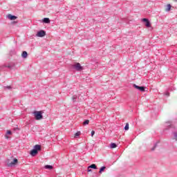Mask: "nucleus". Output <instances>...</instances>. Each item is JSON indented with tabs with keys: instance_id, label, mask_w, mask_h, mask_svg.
Masks as SVG:
<instances>
[{
	"instance_id": "obj_2",
	"label": "nucleus",
	"mask_w": 177,
	"mask_h": 177,
	"mask_svg": "<svg viewBox=\"0 0 177 177\" xmlns=\"http://www.w3.org/2000/svg\"><path fill=\"white\" fill-rule=\"evenodd\" d=\"M35 120L39 121V120H42L44 118V115H42L41 111H35L33 112Z\"/></svg>"
},
{
	"instance_id": "obj_6",
	"label": "nucleus",
	"mask_w": 177,
	"mask_h": 177,
	"mask_svg": "<svg viewBox=\"0 0 177 177\" xmlns=\"http://www.w3.org/2000/svg\"><path fill=\"white\" fill-rule=\"evenodd\" d=\"M36 35L39 38H42L43 37H45L46 35V32H45V30H39V32H37Z\"/></svg>"
},
{
	"instance_id": "obj_13",
	"label": "nucleus",
	"mask_w": 177,
	"mask_h": 177,
	"mask_svg": "<svg viewBox=\"0 0 177 177\" xmlns=\"http://www.w3.org/2000/svg\"><path fill=\"white\" fill-rule=\"evenodd\" d=\"M45 169H53V166L47 165L44 166Z\"/></svg>"
},
{
	"instance_id": "obj_26",
	"label": "nucleus",
	"mask_w": 177,
	"mask_h": 177,
	"mask_svg": "<svg viewBox=\"0 0 177 177\" xmlns=\"http://www.w3.org/2000/svg\"><path fill=\"white\" fill-rule=\"evenodd\" d=\"M93 135H95V131H91V136H93Z\"/></svg>"
},
{
	"instance_id": "obj_22",
	"label": "nucleus",
	"mask_w": 177,
	"mask_h": 177,
	"mask_svg": "<svg viewBox=\"0 0 177 177\" xmlns=\"http://www.w3.org/2000/svg\"><path fill=\"white\" fill-rule=\"evenodd\" d=\"M88 124H89V120H86L83 122V124H84V125H88Z\"/></svg>"
},
{
	"instance_id": "obj_10",
	"label": "nucleus",
	"mask_w": 177,
	"mask_h": 177,
	"mask_svg": "<svg viewBox=\"0 0 177 177\" xmlns=\"http://www.w3.org/2000/svg\"><path fill=\"white\" fill-rule=\"evenodd\" d=\"M8 19H9L10 20H16V19H17V17L15 16V15H12L10 14H9L7 16Z\"/></svg>"
},
{
	"instance_id": "obj_18",
	"label": "nucleus",
	"mask_w": 177,
	"mask_h": 177,
	"mask_svg": "<svg viewBox=\"0 0 177 177\" xmlns=\"http://www.w3.org/2000/svg\"><path fill=\"white\" fill-rule=\"evenodd\" d=\"M129 129V124L127 123L124 127V131H128Z\"/></svg>"
},
{
	"instance_id": "obj_11",
	"label": "nucleus",
	"mask_w": 177,
	"mask_h": 177,
	"mask_svg": "<svg viewBox=\"0 0 177 177\" xmlns=\"http://www.w3.org/2000/svg\"><path fill=\"white\" fill-rule=\"evenodd\" d=\"M27 56H28V53H27V51H23L21 53V57L24 59H26Z\"/></svg>"
},
{
	"instance_id": "obj_19",
	"label": "nucleus",
	"mask_w": 177,
	"mask_h": 177,
	"mask_svg": "<svg viewBox=\"0 0 177 177\" xmlns=\"http://www.w3.org/2000/svg\"><path fill=\"white\" fill-rule=\"evenodd\" d=\"M157 146H158V144L155 143L153 145V147L151 148V151H154L156 150V148L157 147Z\"/></svg>"
},
{
	"instance_id": "obj_15",
	"label": "nucleus",
	"mask_w": 177,
	"mask_h": 177,
	"mask_svg": "<svg viewBox=\"0 0 177 177\" xmlns=\"http://www.w3.org/2000/svg\"><path fill=\"white\" fill-rule=\"evenodd\" d=\"M110 147H111V149H115V147H117V144H115L114 142H111Z\"/></svg>"
},
{
	"instance_id": "obj_7",
	"label": "nucleus",
	"mask_w": 177,
	"mask_h": 177,
	"mask_svg": "<svg viewBox=\"0 0 177 177\" xmlns=\"http://www.w3.org/2000/svg\"><path fill=\"white\" fill-rule=\"evenodd\" d=\"M142 21H143V23H145L146 27H151V24L150 23V21H149L147 18L142 19Z\"/></svg>"
},
{
	"instance_id": "obj_23",
	"label": "nucleus",
	"mask_w": 177,
	"mask_h": 177,
	"mask_svg": "<svg viewBox=\"0 0 177 177\" xmlns=\"http://www.w3.org/2000/svg\"><path fill=\"white\" fill-rule=\"evenodd\" d=\"M4 89L10 90L12 89V87L10 86H4Z\"/></svg>"
},
{
	"instance_id": "obj_28",
	"label": "nucleus",
	"mask_w": 177,
	"mask_h": 177,
	"mask_svg": "<svg viewBox=\"0 0 177 177\" xmlns=\"http://www.w3.org/2000/svg\"><path fill=\"white\" fill-rule=\"evenodd\" d=\"M175 1H177V0H175Z\"/></svg>"
},
{
	"instance_id": "obj_20",
	"label": "nucleus",
	"mask_w": 177,
	"mask_h": 177,
	"mask_svg": "<svg viewBox=\"0 0 177 177\" xmlns=\"http://www.w3.org/2000/svg\"><path fill=\"white\" fill-rule=\"evenodd\" d=\"M80 135H81V131H77L75 133V138L80 136Z\"/></svg>"
},
{
	"instance_id": "obj_9",
	"label": "nucleus",
	"mask_w": 177,
	"mask_h": 177,
	"mask_svg": "<svg viewBox=\"0 0 177 177\" xmlns=\"http://www.w3.org/2000/svg\"><path fill=\"white\" fill-rule=\"evenodd\" d=\"M165 129H169V128L172 127V124L171 123V122H167L165 124Z\"/></svg>"
},
{
	"instance_id": "obj_8",
	"label": "nucleus",
	"mask_w": 177,
	"mask_h": 177,
	"mask_svg": "<svg viewBox=\"0 0 177 177\" xmlns=\"http://www.w3.org/2000/svg\"><path fill=\"white\" fill-rule=\"evenodd\" d=\"M17 162H19V160H17V158H15L12 162L8 164V167H15V165H16Z\"/></svg>"
},
{
	"instance_id": "obj_25",
	"label": "nucleus",
	"mask_w": 177,
	"mask_h": 177,
	"mask_svg": "<svg viewBox=\"0 0 177 177\" xmlns=\"http://www.w3.org/2000/svg\"><path fill=\"white\" fill-rule=\"evenodd\" d=\"M7 135H12V131L10 130L7 131Z\"/></svg>"
},
{
	"instance_id": "obj_3",
	"label": "nucleus",
	"mask_w": 177,
	"mask_h": 177,
	"mask_svg": "<svg viewBox=\"0 0 177 177\" xmlns=\"http://www.w3.org/2000/svg\"><path fill=\"white\" fill-rule=\"evenodd\" d=\"M15 68V64L11 62L9 64H5L3 65L0 66L1 70H3V68Z\"/></svg>"
},
{
	"instance_id": "obj_17",
	"label": "nucleus",
	"mask_w": 177,
	"mask_h": 177,
	"mask_svg": "<svg viewBox=\"0 0 177 177\" xmlns=\"http://www.w3.org/2000/svg\"><path fill=\"white\" fill-rule=\"evenodd\" d=\"M104 169H106V166H102L100 169V174H102V172H103L104 171Z\"/></svg>"
},
{
	"instance_id": "obj_1",
	"label": "nucleus",
	"mask_w": 177,
	"mask_h": 177,
	"mask_svg": "<svg viewBox=\"0 0 177 177\" xmlns=\"http://www.w3.org/2000/svg\"><path fill=\"white\" fill-rule=\"evenodd\" d=\"M39 150H41V145H36L34 147V149H32L30 151V156H32V157H35V156H37L38 154V151H39Z\"/></svg>"
},
{
	"instance_id": "obj_4",
	"label": "nucleus",
	"mask_w": 177,
	"mask_h": 177,
	"mask_svg": "<svg viewBox=\"0 0 177 177\" xmlns=\"http://www.w3.org/2000/svg\"><path fill=\"white\" fill-rule=\"evenodd\" d=\"M73 67L75 70H76V71H82V70H84V68L80 63H77L76 64L73 65Z\"/></svg>"
},
{
	"instance_id": "obj_14",
	"label": "nucleus",
	"mask_w": 177,
	"mask_h": 177,
	"mask_svg": "<svg viewBox=\"0 0 177 177\" xmlns=\"http://www.w3.org/2000/svg\"><path fill=\"white\" fill-rule=\"evenodd\" d=\"M88 169L91 168V169H97V167H96V165L92 164V165H91L90 166H88Z\"/></svg>"
},
{
	"instance_id": "obj_16",
	"label": "nucleus",
	"mask_w": 177,
	"mask_h": 177,
	"mask_svg": "<svg viewBox=\"0 0 177 177\" xmlns=\"http://www.w3.org/2000/svg\"><path fill=\"white\" fill-rule=\"evenodd\" d=\"M171 4H168L167 6L166 12H169V10H171Z\"/></svg>"
},
{
	"instance_id": "obj_21",
	"label": "nucleus",
	"mask_w": 177,
	"mask_h": 177,
	"mask_svg": "<svg viewBox=\"0 0 177 177\" xmlns=\"http://www.w3.org/2000/svg\"><path fill=\"white\" fill-rule=\"evenodd\" d=\"M72 100H73V102H77V95H73Z\"/></svg>"
},
{
	"instance_id": "obj_27",
	"label": "nucleus",
	"mask_w": 177,
	"mask_h": 177,
	"mask_svg": "<svg viewBox=\"0 0 177 177\" xmlns=\"http://www.w3.org/2000/svg\"><path fill=\"white\" fill-rule=\"evenodd\" d=\"M88 172H92V169H89V168H88Z\"/></svg>"
},
{
	"instance_id": "obj_12",
	"label": "nucleus",
	"mask_w": 177,
	"mask_h": 177,
	"mask_svg": "<svg viewBox=\"0 0 177 177\" xmlns=\"http://www.w3.org/2000/svg\"><path fill=\"white\" fill-rule=\"evenodd\" d=\"M43 23H46V24H48V23H50V19H49V18H44Z\"/></svg>"
},
{
	"instance_id": "obj_5",
	"label": "nucleus",
	"mask_w": 177,
	"mask_h": 177,
	"mask_svg": "<svg viewBox=\"0 0 177 177\" xmlns=\"http://www.w3.org/2000/svg\"><path fill=\"white\" fill-rule=\"evenodd\" d=\"M133 87L135 88L136 89H138V91H140V92H145V91L146 89V87L138 86L135 84H133Z\"/></svg>"
},
{
	"instance_id": "obj_24",
	"label": "nucleus",
	"mask_w": 177,
	"mask_h": 177,
	"mask_svg": "<svg viewBox=\"0 0 177 177\" xmlns=\"http://www.w3.org/2000/svg\"><path fill=\"white\" fill-rule=\"evenodd\" d=\"M165 96H167V97L169 96V92L167 91L164 93Z\"/></svg>"
}]
</instances>
